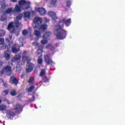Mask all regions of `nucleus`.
Instances as JSON below:
<instances>
[{"label":"nucleus","mask_w":125,"mask_h":125,"mask_svg":"<svg viewBox=\"0 0 125 125\" xmlns=\"http://www.w3.org/2000/svg\"><path fill=\"white\" fill-rule=\"evenodd\" d=\"M71 23L70 19L66 20V18H64L54 26V33L57 39H63L65 38L67 33L66 31L62 29V27L65 23L66 26H68Z\"/></svg>","instance_id":"obj_1"},{"label":"nucleus","mask_w":125,"mask_h":125,"mask_svg":"<svg viewBox=\"0 0 125 125\" xmlns=\"http://www.w3.org/2000/svg\"><path fill=\"white\" fill-rule=\"evenodd\" d=\"M19 4L20 7L18 5H16L13 10V13L20 12L21 10V8L24 10L27 9L30 7V3L29 1H26L24 0H21L19 1Z\"/></svg>","instance_id":"obj_2"},{"label":"nucleus","mask_w":125,"mask_h":125,"mask_svg":"<svg viewBox=\"0 0 125 125\" xmlns=\"http://www.w3.org/2000/svg\"><path fill=\"white\" fill-rule=\"evenodd\" d=\"M19 40L20 42V43H21V45L20 44V45L16 44L12 47V51L13 53H16L18 52L20 50V47L23 46V43L25 41L23 38L22 37H21L19 39Z\"/></svg>","instance_id":"obj_3"},{"label":"nucleus","mask_w":125,"mask_h":125,"mask_svg":"<svg viewBox=\"0 0 125 125\" xmlns=\"http://www.w3.org/2000/svg\"><path fill=\"white\" fill-rule=\"evenodd\" d=\"M33 26L34 27H39L42 22V18L39 17H35L33 20Z\"/></svg>","instance_id":"obj_4"},{"label":"nucleus","mask_w":125,"mask_h":125,"mask_svg":"<svg viewBox=\"0 0 125 125\" xmlns=\"http://www.w3.org/2000/svg\"><path fill=\"white\" fill-rule=\"evenodd\" d=\"M6 117L8 119H12L15 116V113L13 110H7L6 111Z\"/></svg>","instance_id":"obj_5"},{"label":"nucleus","mask_w":125,"mask_h":125,"mask_svg":"<svg viewBox=\"0 0 125 125\" xmlns=\"http://www.w3.org/2000/svg\"><path fill=\"white\" fill-rule=\"evenodd\" d=\"M48 14L52 18V22L53 23L59 21V19L57 18L55 13L53 11H50L49 12Z\"/></svg>","instance_id":"obj_6"},{"label":"nucleus","mask_w":125,"mask_h":125,"mask_svg":"<svg viewBox=\"0 0 125 125\" xmlns=\"http://www.w3.org/2000/svg\"><path fill=\"white\" fill-rule=\"evenodd\" d=\"M13 22H10L9 24L8 27V29L12 33H16V31L18 33L19 32V30L17 29L16 30L14 29L12 31H11V30L12 29H13Z\"/></svg>","instance_id":"obj_7"},{"label":"nucleus","mask_w":125,"mask_h":125,"mask_svg":"<svg viewBox=\"0 0 125 125\" xmlns=\"http://www.w3.org/2000/svg\"><path fill=\"white\" fill-rule=\"evenodd\" d=\"M44 59L45 62L48 64L53 65H54L55 63L53 62L51 59H50L49 56L47 55H45Z\"/></svg>","instance_id":"obj_8"},{"label":"nucleus","mask_w":125,"mask_h":125,"mask_svg":"<svg viewBox=\"0 0 125 125\" xmlns=\"http://www.w3.org/2000/svg\"><path fill=\"white\" fill-rule=\"evenodd\" d=\"M11 70V68L10 66H5L2 70L0 72V73L1 74L4 72H10Z\"/></svg>","instance_id":"obj_9"},{"label":"nucleus","mask_w":125,"mask_h":125,"mask_svg":"<svg viewBox=\"0 0 125 125\" xmlns=\"http://www.w3.org/2000/svg\"><path fill=\"white\" fill-rule=\"evenodd\" d=\"M36 10L38 11L41 15H44L46 13L45 9L42 8H38L36 9Z\"/></svg>","instance_id":"obj_10"},{"label":"nucleus","mask_w":125,"mask_h":125,"mask_svg":"<svg viewBox=\"0 0 125 125\" xmlns=\"http://www.w3.org/2000/svg\"><path fill=\"white\" fill-rule=\"evenodd\" d=\"M51 35L52 33L51 32L48 31H45L44 32V34H43V38L49 40Z\"/></svg>","instance_id":"obj_11"},{"label":"nucleus","mask_w":125,"mask_h":125,"mask_svg":"<svg viewBox=\"0 0 125 125\" xmlns=\"http://www.w3.org/2000/svg\"><path fill=\"white\" fill-rule=\"evenodd\" d=\"M10 83H13L15 85L17 84L18 82V80L16 77L14 76L10 78Z\"/></svg>","instance_id":"obj_12"},{"label":"nucleus","mask_w":125,"mask_h":125,"mask_svg":"<svg viewBox=\"0 0 125 125\" xmlns=\"http://www.w3.org/2000/svg\"><path fill=\"white\" fill-rule=\"evenodd\" d=\"M34 30H35L34 34L37 37H41V34L40 32L38 31L37 30H39V27H34Z\"/></svg>","instance_id":"obj_13"},{"label":"nucleus","mask_w":125,"mask_h":125,"mask_svg":"<svg viewBox=\"0 0 125 125\" xmlns=\"http://www.w3.org/2000/svg\"><path fill=\"white\" fill-rule=\"evenodd\" d=\"M15 111L18 113L21 111L22 107L20 104H17L16 105L15 107Z\"/></svg>","instance_id":"obj_14"},{"label":"nucleus","mask_w":125,"mask_h":125,"mask_svg":"<svg viewBox=\"0 0 125 125\" xmlns=\"http://www.w3.org/2000/svg\"><path fill=\"white\" fill-rule=\"evenodd\" d=\"M27 53V52L26 51L24 52L23 54L22 59L23 60L29 61L31 60V59L26 56Z\"/></svg>","instance_id":"obj_15"},{"label":"nucleus","mask_w":125,"mask_h":125,"mask_svg":"<svg viewBox=\"0 0 125 125\" xmlns=\"http://www.w3.org/2000/svg\"><path fill=\"white\" fill-rule=\"evenodd\" d=\"M28 67L26 69V71L28 73H29L31 72L33 70V64H30L27 65Z\"/></svg>","instance_id":"obj_16"},{"label":"nucleus","mask_w":125,"mask_h":125,"mask_svg":"<svg viewBox=\"0 0 125 125\" xmlns=\"http://www.w3.org/2000/svg\"><path fill=\"white\" fill-rule=\"evenodd\" d=\"M21 57L19 55H16L12 58V61L14 62L19 61Z\"/></svg>","instance_id":"obj_17"},{"label":"nucleus","mask_w":125,"mask_h":125,"mask_svg":"<svg viewBox=\"0 0 125 125\" xmlns=\"http://www.w3.org/2000/svg\"><path fill=\"white\" fill-rule=\"evenodd\" d=\"M47 24H44L41 25H40V26H39V29L44 30L46 29L47 27Z\"/></svg>","instance_id":"obj_18"},{"label":"nucleus","mask_w":125,"mask_h":125,"mask_svg":"<svg viewBox=\"0 0 125 125\" xmlns=\"http://www.w3.org/2000/svg\"><path fill=\"white\" fill-rule=\"evenodd\" d=\"M7 106L4 104H2L0 105V110L2 111L5 110Z\"/></svg>","instance_id":"obj_19"},{"label":"nucleus","mask_w":125,"mask_h":125,"mask_svg":"<svg viewBox=\"0 0 125 125\" xmlns=\"http://www.w3.org/2000/svg\"><path fill=\"white\" fill-rule=\"evenodd\" d=\"M46 48L47 49H49L52 50H53L54 49V48L52 45L50 44H49L46 45Z\"/></svg>","instance_id":"obj_20"},{"label":"nucleus","mask_w":125,"mask_h":125,"mask_svg":"<svg viewBox=\"0 0 125 125\" xmlns=\"http://www.w3.org/2000/svg\"><path fill=\"white\" fill-rule=\"evenodd\" d=\"M12 8H9L7 9L5 11V12L6 13H9L11 12L12 13H13V12Z\"/></svg>","instance_id":"obj_21"},{"label":"nucleus","mask_w":125,"mask_h":125,"mask_svg":"<svg viewBox=\"0 0 125 125\" xmlns=\"http://www.w3.org/2000/svg\"><path fill=\"white\" fill-rule=\"evenodd\" d=\"M4 57H5V59L6 60H8L10 58V54L8 53L5 52L4 53Z\"/></svg>","instance_id":"obj_22"},{"label":"nucleus","mask_w":125,"mask_h":125,"mask_svg":"<svg viewBox=\"0 0 125 125\" xmlns=\"http://www.w3.org/2000/svg\"><path fill=\"white\" fill-rule=\"evenodd\" d=\"M5 32L3 30H0V37L3 36L5 35Z\"/></svg>","instance_id":"obj_23"},{"label":"nucleus","mask_w":125,"mask_h":125,"mask_svg":"<svg viewBox=\"0 0 125 125\" xmlns=\"http://www.w3.org/2000/svg\"><path fill=\"white\" fill-rule=\"evenodd\" d=\"M45 73L46 72L45 70L44 69H42L41 70L40 75L41 76H44Z\"/></svg>","instance_id":"obj_24"},{"label":"nucleus","mask_w":125,"mask_h":125,"mask_svg":"<svg viewBox=\"0 0 125 125\" xmlns=\"http://www.w3.org/2000/svg\"><path fill=\"white\" fill-rule=\"evenodd\" d=\"M48 40L46 39H43V40L41 41V42L43 44H45L48 42Z\"/></svg>","instance_id":"obj_25"},{"label":"nucleus","mask_w":125,"mask_h":125,"mask_svg":"<svg viewBox=\"0 0 125 125\" xmlns=\"http://www.w3.org/2000/svg\"><path fill=\"white\" fill-rule=\"evenodd\" d=\"M16 68V71L17 72H20L21 70V68L19 64H18L17 65Z\"/></svg>","instance_id":"obj_26"},{"label":"nucleus","mask_w":125,"mask_h":125,"mask_svg":"<svg viewBox=\"0 0 125 125\" xmlns=\"http://www.w3.org/2000/svg\"><path fill=\"white\" fill-rule=\"evenodd\" d=\"M30 13L29 12H26L24 14V17L26 18H29L30 16Z\"/></svg>","instance_id":"obj_27"},{"label":"nucleus","mask_w":125,"mask_h":125,"mask_svg":"<svg viewBox=\"0 0 125 125\" xmlns=\"http://www.w3.org/2000/svg\"><path fill=\"white\" fill-rule=\"evenodd\" d=\"M35 87L33 85L30 86L29 88L28 89V91L29 92L31 91Z\"/></svg>","instance_id":"obj_28"},{"label":"nucleus","mask_w":125,"mask_h":125,"mask_svg":"<svg viewBox=\"0 0 125 125\" xmlns=\"http://www.w3.org/2000/svg\"><path fill=\"white\" fill-rule=\"evenodd\" d=\"M38 63L41 64L42 63V60L41 57H39L38 60Z\"/></svg>","instance_id":"obj_29"},{"label":"nucleus","mask_w":125,"mask_h":125,"mask_svg":"<svg viewBox=\"0 0 125 125\" xmlns=\"http://www.w3.org/2000/svg\"><path fill=\"white\" fill-rule=\"evenodd\" d=\"M56 0H52L51 2V4L53 6H55L56 5Z\"/></svg>","instance_id":"obj_30"},{"label":"nucleus","mask_w":125,"mask_h":125,"mask_svg":"<svg viewBox=\"0 0 125 125\" xmlns=\"http://www.w3.org/2000/svg\"><path fill=\"white\" fill-rule=\"evenodd\" d=\"M22 16V15L21 14H20L16 17V18L17 20H20L21 19Z\"/></svg>","instance_id":"obj_31"},{"label":"nucleus","mask_w":125,"mask_h":125,"mask_svg":"<svg viewBox=\"0 0 125 125\" xmlns=\"http://www.w3.org/2000/svg\"><path fill=\"white\" fill-rule=\"evenodd\" d=\"M43 46L41 45H40L39 47V49L37 51V52L38 53L39 51H40V52H42V49L43 48Z\"/></svg>","instance_id":"obj_32"},{"label":"nucleus","mask_w":125,"mask_h":125,"mask_svg":"<svg viewBox=\"0 0 125 125\" xmlns=\"http://www.w3.org/2000/svg\"><path fill=\"white\" fill-rule=\"evenodd\" d=\"M8 92L9 91L8 90H5L2 93V94L4 96H6Z\"/></svg>","instance_id":"obj_33"},{"label":"nucleus","mask_w":125,"mask_h":125,"mask_svg":"<svg viewBox=\"0 0 125 125\" xmlns=\"http://www.w3.org/2000/svg\"><path fill=\"white\" fill-rule=\"evenodd\" d=\"M10 93L12 96H15L16 94V92L14 90H13L11 91Z\"/></svg>","instance_id":"obj_34"},{"label":"nucleus","mask_w":125,"mask_h":125,"mask_svg":"<svg viewBox=\"0 0 125 125\" xmlns=\"http://www.w3.org/2000/svg\"><path fill=\"white\" fill-rule=\"evenodd\" d=\"M0 4L3 7L4 6V7H5V1L3 0L2 1H0Z\"/></svg>","instance_id":"obj_35"},{"label":"nucleus","mask_w":125,"mask_h":125,"mask_svg":"<svg viewBox=\"0 0 125 125\" xmlns=\"http://www.w3.org/2000/svg\"><path fill=\"white\" fill-rule=\"evenodd\" d=\"M28 33V31L26 30H24L22 32V34L24 35H26Z\"/></svg>","instance_id":"obj_36"},{"label":"nucleus","mask_w":125,"mask_h":125,"mask_svg":"<svg viewBox=\"0 0 125 125\" xmlns=\"http://www.w3.org/2000/svg\"><path fill=\"white\" fill-rule=\"evenodd\" d=\"M4 43V40L3 38H0V45L3 44Z\"/></svg>","instance_id":"obj_37"},{"label":"nucleus","mask_w":125,"mask_h":125,"mask_svg":"<svg viewBox=\"0 0 125 125\" xmlns=\"http://www.w3.org/2000/svg\"><path fill=\"white\" fill-rule=\"evenodd\" d=\"M14 23L16 24V27H17L20 25V23L19 21L17 20L14 21Z\"/></svg>","instance_id":"obj_38"},{"label":"nucleus","mask_w":125,"mask_h":125,"mask_svg":"<svg viewBox=\"0 0 125 125\" xmlns=\"http://www.w3.org/2000/svg\"><path fill=\"white\" fill-rule=\"evenodd\" d=\"M34 78L33 77H30L29 79V83H31L32 82Z\"/></svg>","instance_id":"obj_39"},{"label":"nucleus","mask_w":125,"mask_h":125,"mask_svg":"<svg viewBox=\"0 0 125 125\" xmlns=\"http://www.w3.org/2000/svg\"><path fill=\"white\" fill-rule=\"evenodd\" d=\"M6 19V18H4L3 17H1L0 19V20L1 21H3Z\"/></svg>","instance_id":"obj_40"},{"label":"nucleus","mask_w":125,"mask_h":125,"mask_svg":"<svg viewBox=\"0 0 125 125\" xmlns=\"http://www.w3.org/2000/svg\"><path fill=\"white\" fill-rule=\"evenodd\" d=\"M71 4V2L70 1H69L67 2V5L68 7L70 6Z\"/></svg>","instance_id":"obj_41"},{"label":"nucleus","mask_w":125,"mask_h":125,"mask_svg":"<svg viewBox=\"0 0 125 125\" xmlns=\"http://www.w3.org/2000/svg\"><path fill=\"white\" fill-rule=\"evenodd\" d=\"M4 101H5L8 104H9L10 103L9 101L8 100V99H4Z\"/></svg>","instance_id":"obj_42"},{"label":"nucleus","mask_w":125,"mask_h":125,"mask_svg":"<svg viewBox=\"0 0 125 125\" xmlns=\"http://www.w3.org/2000/svg\"><path fill=\"white\" fill-rule=\"evenodd\" d=\"M33 44L34 45L36 46H38L39 44V43L38 42H36V43L34 42H33Z\"/></svg>","instance_id":"obj_43"},{"label":"nucleus","mask_w":125,"mask_h":125,"mask_svg":"<svg viewBox=\"0 0 125 125\" xmlns=\"http://www.w3.org/2000/svg\"><path fill=\"white\" fill-rule=\"evenodd\" d=\"M6 46L5 45L1 47V49L2 50H4L6 48Z\"/></svg>","instance_id":"obj_44"},{"label":"nucleus","mask_w":125,"mask_h":125,"mask_svg":"<svg viewBox=\"0 0 125 125\" xmlns=\"http://www.w3.org/2000/svg\"><path fill=\"white\" fill-rule=\"evenodd\" d=\"M12 35L11 34L9 35V39L11 40L12 39Z\"/></svg>","instance_id":"obj_45"},{"label":"nucleus","mask_w":125,"mask_h":125,"mask_svg":"<svg viewBox=\"0 0 125 125\" xmlns=\"http://www.w3.org/2000/svg\"><path fill=\"white\" fill-rule=\"evenodd\" d=\"M3 63V61H0V65H2Z\"/></svg>","instance_id":"obj_46"},{"label":"nucleus","mask_w":125,"mask_h":125,"mask_svg":"<svg viewBox=\"0 0 125 125\" xmlns=\"http://www.w3.org/2000/svg\"><path fill=\"white\" fill-rule=\"evenodd\" d=\"M7 42H10L8 38H6L5 40Z\"/></svg>","instance_id":"obj_47"},{"label":"nucleus","mask_w":125,"mask_h":125,"mask_svg":"<svg viewBox=\"0 0 125 125\" xmlns=\"http://www.w3.org/2000/svg\"><path fill=\"white\" fill-rule=\"evenodd\" d=\"M7 84L6 83H3V85L4 87H6L7 86Z\"/></svg>","instance_id":"obj_48"},{"label":"nucleus","mask_w":125,"mask_h":125,"mask_svg":"<svg viewBox=\"0 0 125 125\" xmlns=\"http://www.w3.org/2000/svg\"><path fill=\"white\" fill-rule=\"evenodd\" d=\"M43 80H44V82H49L48 80V79H47V80L46 79V80H45L44 79H44H43Z\"/></svg>","instance_id":"obj_49"},{"label":"nucleus","mask_w":125,"mask_h":125,"mask_svg":"<svg viewBox=\"0 0 125 125\" xmlns=\"http://www.w3.org/2000/svg\"><path fill=\"white\" fill-rule=\"evenodd\" d=\"M3 82V80L1 79H0V83H2Z\"/></svg>","instance_id":"obj_50"},{"label":"nucleus","mask_w":125,"mask_h":125,"mask_svg":"<svg viewBox=\"0 0 125 125\" xmlns=\"http://www.w3.org/2000/svg\"><path fill=\"white\" fill-rule=\"evenodd\" d=\"M11 1L13 2H15L17 1V0H11Z\"/></svg>","instance_id":"obj_51"},{"label":"nucleus","mask_w":125,"mask_h":125,"mask_svg":"<svg viewBox=\"0 0 125 125\" xmlns=\"http://www.w3.org/2000/svg\"><path fill=\"white\" fill-rule=\"evenodd\" d=\"M24 75V74H22L21 75V78H22Z\"/></svg>","instance_id":"obj_52"},{"label":"nucleus","mask_w":125,"mask_h":125,"mask_svg":"<svg viewBox=\"0 0 125 125\" xmlns=\"http://www.w3.org/2000/svg\"><path fill=\"white\" fill-rule=\"evenodd\" d=\"M2 102V100L1 99H0V103H1Z\"/></svg>","instance_id":"obj_53"},{"label":"nucleus","mask_w":125,"mask_h":125,"mask_svg":"<svg viewBox=\"0 0 125 125\" xmlns=\"http://www.w3.org/2000/svg\"><path fill=\"white\" fill-rule=\"evenodd\" d=\"M49 21V19H47V21Z\"/></svg>","instance_id":"obj_54"},{"label":"nucleus","mask_w":125,"mask_h":125,"mask_svg":"<svg viewBox=\"0 0 125 125\" xmlns=\"http://www.w3.org/2000/svg\"><path fill=\"white\" fill-rule=\"evenodd\" d=\"M44 19L45 20H46L47 19V18L46 17H45Z\"/></svg>","instance_id":"obj_55"},{"label":"nucleus","mask_w":125,"mask_h":125,"mask_svg":"<svg viewBox=\"0 0 125 125\" xmlns=\"http://www.w3.org/2000/svg\"><path fill=\"white\" fill-rule=\"evenodd\" d=\"M9 47H10V46H8V47H7V48H8H8H9Z\"/></svg>","instance_id":"obj_56"},{"label":"nucleus","mask_w":125,"mask_h":125,"mask_svg":"<svg viewBox=\"0 0 125 125\" xmlns=\"http://www.w3.org/2000/svg\"><path fill=\"white\" fill-rule=\"evenodd\" d=\"M33 97V99H33V101H34V97Z\"/></svg>","instance_id":"obj_57"},{"label":"nucleus","mask_w":125,"mask_h":125,"mask_svg":"<svg viewBox=\"0 0 125 125\" xmlns=\"http://www.w3.org/2000/svg\"><path fill=\"white\" fill-rule=\"evenodd\" d=\"M35 107L36 108H37V107H36V106L35 105Z\"/></svg>","instance_id":"obj_58"},{"label":"nucleus","mask_w":125,"mask_h":125,"mask_svg":"<svg viewBox=\"0 0 125 125\" xmlns=\"http://www.w3.org/2000/svg\"><path fill=\"white\" fill-rule=\"evenodd\" d=\"M50 47H51V48H52V47L51 46Z\"/></svg>","instance_id":"obj_59"},{"label":"nucleus","mask_w":125,"mask_h":125,"mask_svg":"<svg viewBox=\"0 0 125 125\" xmlns=\"http://www.w3.org/2000/svg\"><path fill=\"white\" fill-rule=\"evenodd\" d=\"M19 73H20V72H18Z\"/></svg>","instance_id":"obj_60"},{"label":"nucleus","mask_w":125,"mask_h":125,"mask_svg":"<svg viewBox=\"0 0 125 125\" xmlns=\"http://www.w3.org/2000/svg\"><path fill=\"white\" fill-rule=\"evenodd\" d=\"M3 125H4V124H3Z\"/></svg>","instance_id":"obj_61"}]
</instances>
